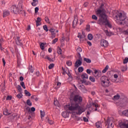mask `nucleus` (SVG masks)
<instances>
[{
    "mask_svg": "<svg viewBox=\"0 0 128 128\" xmlns=\"http://www.w3.org/2000/svg\"><path fill=\"white\" fill-rule=\"evenodd\" d=\"M70 100L71 104L66 106L69 110H70L73 114H76L80 116L82 112H86V109L84 106H80L82 98L78 95H75L72 98H70Z\"/></svg>",
    "mask_w": 128,
    "mask_h": 128,
    "instance_id": "nucleus-1",
    "label": "nucleus"
},
{
    "mask_svg": "<svg viewBox=\"0 0 128 128\" xmlns=\"http://www.w3.org/2000/svg\"><path fill=\"white\" fill-rule=\"evenodd\" d=\"M104 6V4H102L100 7L96 11L97 16H99L97 24L100 26H107L108 28H112V24L108 20V16L106 14Z\"/></svg>",
    "mask_w": 128,
    "mask_h": 128,
    "instance_id": "nucleus-2",
    "label": "nucleus"
},
{
    "mask_svg": "<svg viewBox=\"0 0 128 128\" xmlns=\"http://www.w3.org/2000/svg\"><path fill=\"white\" fill-rule=\"evenodd\" d=\"M100 82L102 86L104 88H106V86H110V80L106 76H102L100 78Z\"/></svg>",
    "mask_w": 128,
    "mask_h": 128,
    "instance_id": "nucleus-3",
    "label": "nucleus"
},
{
    "mask_svg": "<svg viewBox=\"0 0 128 128\" xmlns=\"http://www.w3.org/2000/svg\"><path fill=\"white\" fill-rule=\"evenodd\" d=\"M116 18L118 22H124L126 18V14L124 12H118L117 15H116Z\"/></svg>",
    "mask_w": 128,
    "mask_h": 128,
    "instance_id": "nucleus-4",
    "label": "nucleus"
},
{
    "mask_svg": "<svg viewBox=\"0 0 128 128\" xmlns=\"http://www.w3.org/2000/svg\"><path fill=\"white\" fill-rule=\"evenodd\" d=\"M114 124V119L112 118H108L106 122L107 128H113Z\"/></svg>",
    "mask_w": 128,
    "mask_h": 128,
    "instance_id": "nucleus-5",
    "label": "nucleus"
},
{
    "mask_svg": "<svg viewBox=\"0 0 128 128\" xmlns=\"http://www.w3.org/2000/svg\"><path fill=\"white\" fill-rule=\"evenodd\" d=\"M78 38H80V42H84V40H86V33L84 32H82V34L78 33Z\"/></svg>",
    "mask_w": 128,
    "mask_h": 128,
    "instance_id": "nucleus-6",
    "label": "nucleus"
},
{
    "mask_svg": "<svg viewBox=\"0 0 128 128\" xmlns=\"http://www.w3.org/2000/svg\"><path fill=\"white\" fill-rule=\"evenodd\" d=\"M78 54L80 56V60H76V62L74 64L75 68H78L82 64V62L80 60H82V57L80 56V54L78 53Z\"/></svg>",
    "mask_w": 128,
    "mask_h": 128,
    "instance_id": "nucleus-7",
    "label": "nucleus"
},
{
    "mask_svg": "<svg viewBox=\"0 0 128 128\" xmlns=\"http://www.w3.org/2000/svg\"><path fill=\"white\" fill-rule=\"evenodd\" d=\"M11 10L14 14H18L20 10V8L16 6V5H13L11 7Z\"/></svg>",
    "mask_w": 128,
    "mask_h": 128,
    "instance_id": "nucleus-8",
    "label": "nucleus"
},
{
    "mask_svg": "<svg viewBox=\"0 0 128 128\" xmlns=\"http://www.w3.org/2000/svg\"><path fill=\"white\" fill-rule=\"evenodd\" d=\"M119 126L120 128H128V120L124 121V122L120 124Z\"/></svg>",
    "mask_w": 128,
    "mask_h": 128,
    "instance_id": "nucleus-9",
    "label": "nucleus"
},
{
    "mask_svg": "<svg viewBox=\"0 0 128 128\" xmlns=\"http://www.w3.org/2000/svg\"><path fill=\"white\" fill-rule=\"evenodd\" d=\"M81 78H82V80H80L81 83L86 84V80H84V78H88V75L86 74H84L81 76Z\"/></svg>",
    "mask_w": 128,
    "mask_h": 128,
    "instance_id": "nucleus-10",
    "label": "nucleus"
},
{
    "mask_svg": "<svg viewBox=\"0 0 128 128\" xmlns=\"http://www.w3.org/2000/svg\"><path fill=\"white\" fill-rule=\"evenodd\" d=\"M78 16H74V20L72 22V26L74 28H75L76 26H78Z\"/></svg>",
    "mask_w": 128,
    "mask_h": 128,
    "instance_id": "nucleus-11",
    "label": "nucleus"
},
{
    "mask_svg": "<svg viewBox=\"0 0 128 128\" xmlns=\"http://www.w3.org/2000/svg\"><path fill=\"white\" fill-rule=\"evenodd\" d=\"M94 76L95 78H100L102 76V72L96 70H94Z\"/></svg>",
    "mask_w": 128,
    "mask_h": 128,
    "instance_id": "nucleus-12",
    "label": "nucleus"
},
{
    "mask_svg": "<svg viewBox=\"0 0 128 128\" xmlns=\"http://www.w3.org/2000/svg\"><path fill=\"white\" fill-rule=\"evenodd\" d=\"M100 46H104V48H106V46H108V42L104 40H102L100 42Z\"/></svg>",
    "mask_w": 128,
    "mask_h": 128,
    "instance_id": "nucleus-13",
    "label": "nucleus"
},
{
    "mask_svg": "<svg viewBox=\"0 0 128 128\" xmlns=\"http://www.w3.org/2000/svg\"><path fill=\"white\" fill-rule=\"evenodd\" d=\"M15 40L16 44L18 46H20V44H22V40H20V37L16 36Z\"/></svg>",
    "mask_w": 128,
    "mask_h": 128,
    "instance_id": "nucleus-14",
    "label": "nucleus"
},
{
    "mask_svg": "<svg viewBox=\"0 0 128 128\" xmlns=\"http://www.w3.org/2000/svg\"><path fill=\"white\" fill-rule=\"evenodd\" d=\"M8 16H10V11L8 10H5L3 11V13H2L3 18H6Z\"/></svg>",
    "mask_w": 128,
    "mask_h": 128,
    "instance_id": "nucleus-15",
    "label": "nucleus"
},
{
    "mask_svg": "<svg viewBox=\"0 0 128 128\" xmlns=\"http://www.w3.org/2000/svg\"><path fill=\"white\" fill-rule=\"evenodd\" d=\"M99 106L98 104H96V103H92V106L90 107L89 108H96L94 110L95 112H96L98 110V108Z\"/></svg>",
    "mask_w": 128,
    "mask_h": 128,
    "instance_id": "nucleus-16",
    "label": "nucleus"
},
{
    "mask_svg": "<svg viewBox=\"0 0 128 128\" xmlns=\"http://www.w3.org/2000/svg\"><path fill=\"white\" fill-rule=\"evenodd\" d=\"M79 88L81 90L82 92H84V94L86 92V89L84 88V85L79 86Z\"/></svg>",
    "mask_w": 128,
    "mask_h": 128,
    "instance_id": "nucleus-17",
    "label": "nucleus"
},
{
    "mask_svg": "<svg viewBox=\"0 0 128 128\" xmlns=\"http://www.w3.org/2000/svg\"><path fill=\"white\" fill-rule=\"evenodd\" d=\"M42 22V18H40L38 17L37 18L36 20V26H40V22Z\"/></svg>",
    "mask_w": 128,
    "mask_h": 128,
    "instance_id": "nucleus-18",
    "label": "nucleus"
},
{
    "mask_svg": "<svg viewBox=\"0 0 128 128\" xmlns=\"http://www.w3.org/2000/svg\"><path fill=\"white\" fill-rule=\"evenodd\" d=\"M62 116H63V118H68V112H64L62 113Z\"/></svg>",
    "mask_w": 128,
    "mask_h": 128,
    "instance_id": "nucleus-19",
    "label": "nucleus"
},
{
    "mask_svg": "<svg viewBox=\"0 0 128 128\" xmlns=\"http://www.w3.org/2000/svg\"><path fill=\"white\" fill-rule=\"evenodd\" d=\"M120 94H117L114 96L113 100H120Z\"/></svg>",
    "mask_w": 128,
    "mask_h": 128,
    "instance_id": "nucleus-20",
    "label": "nucleus"
},
{
    "mask_svg": "<svg viewBox=\"0 0 128 128\" xmlns=\"http://www.w3.org/2000/svg\"><path fill=\"white\" fill-rule=\"evenodd\" d=\"M122 114L128 118V110L122 111Z\"/></svg>",
    "mask_w": 128,
    "mask_h": 128,
    "instance_id": "nucleus-21",
    "label": "nucleus"
},
{
    "mask_svg": "<svg viewBox=\"0 0 128 128\" xmlns=\"http://www.w3.org/2000/svg\"><path fill=\"white\" fill-rule=\"evenodd\" d=\"M4 116H10V113L8 112V110L4 109Z\"/></svg>",
    "mask_w": 128,
    "mask_h": 128,
    "instance_id": "nucleus-22",
    "label": "nucleus"
},
{
    "mask_svg": "<svg viewBox=\"0 0 128 128\" xmlns=\"http://www.w3.org/2000/svg\"><path fill=\"white\" fill-rule=\"evenodd\" d=\"M96 126L97 128H102V122H96Z\"/></svg>",
    "mask_w": 128,
    "mask_h": 128,
    "instance_id": "nucleus-23",
    "label": "nucleus"
},
{
    "mask_svg": "<svg viewBox=\"0 0 128 128\" xmlns=\"http://www.w3.org/2000/svg\"><path fill=\"white\" fill-rule=\"evenodd\" d=\"M62 50L60 48L58 47L57 48V52H58V54H62Z\"/></svg>",
    "mask_w": 128,
    "mask_h": 128,
    "instance_id": "nucleus-24",
    "label": "nucleus"
},
{
    "mask_svg": "<svg viewBox=\"0 0 128 128\" xmlns=\"http://www.w3.org/2000/svg\"><path fill=\"white\" fill-rule=\"evenodd\" d=\"M84 62H87V64H90V62H92V60L88 58H84Z\"/></svg>",
    "mask_w": 128,
    "mask_h": 128,
    "instance_id": "nucleus-25",
    "label": "nucleus"
},
{
    "mask_svg": "<svg viewBox=\"0 0 128 128\" xmlns=\"http://www.w3.org/2000/svg\"><path fill=\"white\" fill-rule=\"evenodd\" d=\"M22 92H20V93L18 94H17L16 97L18 98H22Z\"/></svg>",
    "mask_w": 128,
    "mask_h": 128,
    "instance_id": "nucleus-26",
    "label": "nucleus"
},
{
    "mask_svg": "<svg viewBox=\"0 0 128 128\" xmlns=\"http://www.w3.org/2000/svg\"><path fill=\"white\" fill-rule=\"evenodd\" d=\"M108 70V66L106 65L105 68L102 70V72L103 74H106V70Z\"/></svg>",
    "mask_w": 128,
    "mask_h": 128,
    "instance_id": "nucleus-27",
    "label": "nucleus"
},
{
    "mask_svg": "<svg viewBox=\"0 0 128 128\" xmlns=\"http://www.w3.org/2000/svg\"><path fill=\"white\" fill-rule=\"evenodd\" d=\"M24 94L27 96H32L30 93L28 92V90H24Z\"/></svg>",
    "mask_w": 128,
    "mask_h": 128,
    "instance_id": "nucleus-28",
    "label": "nucleus"
},
{
    "mask_svg": "<svg viewBox=\"0 0 128 128\" xmlns=\"http://www.w3.org/2000/svg\"><path fill=\"white\" fill-rule=\"evenodd\" d=\"M93 36H92V34H88V40H92L93 38Z\"/></svg>",
    "mask_w": 128,
    "mask_h": 128,
    "instance_id": "nucleus-29",
    "label": "nucleus"
},
{
    "mask_svg": "<svg viewBox=\"0 0 128 128\" xmlns=\"http://www.w3.org/2000/svg\"><path fill=\"white\" fill-rule=\"evenodd\" d=\"M26 104L28 106H32V104L30 100L28 99L26 100Z\"/></svg>",
    "mask_w": 128,
    "mask_h": 128,
    "instance_id": "nucleus-30",
    "label": "nucleus"
},
{
    "mask_svg": "<svg viewBox=\"0 0 128 128\" xmlns=\"http://www.w3.org/2000/svg\"><path fill=\"white\" fill-rule=\"evenodd\" d=\"M89 80L92 82H96V79L94 78L92 76H90L89 77Z\"/></svg>",
    "mask_w": 128,
    "mask_h": 128,
    "instance_id": "nucleus-31",
    "label": "nucleus"
},
{
    "mask_svg": "<svg viewBox=\"0 0 128 128\" xmlns=\"http://www.w3.org/2000/svg\"><path fill=\"white\" fill-rule=\"evenodd\" d=\"M104 32L106 34V36H112V32H108V30H105Z\"/></svg>",
    "mask_w": 128,
    "mask_h": 128,
    "instance_id": "nucleus-32",
    "label": "nucleus"
},
{
    "mask_svg": "<svg viewBox=\"0 0 128 128\" xmlns=\"http://www.w3.org/2000/svg\"><path fill=\"white\" fill-rule=\"evenodd\" d=\"M17 88L19 92H22V86H20V85H18L17 86Z\"/></svg>",
    "mask_w": 128,
    "mask_h": 128,
    "instance_id": "nucleus-33",
    "label": "nucleus"
},
{
    "mask_svg": "<svg viewBox=\"0 0 128 128\" xmlns=\"http://www.w3.org/2000/svg\"><path fill=\"white\" fill-rule=\"evenodd\" d=\"M78 72H84V68L82 66L78 68Z\"/></svg>",
    "mask_w": 128,
    "mask_h": 128,
    "instance_id": "nucleus-34",
    "label": "nucleus"
},
{
    "mask_svg": "<svg viewBox=\"0 0 128 128\" xmlns=\"http://www.w3.org/2000/svg\"><path fill=\"white\" fill-rule=\"evenodd\" d=\"M43 28L44 30H45L46 32H48V26L46 25H44L43 26Z\"/></svg>",
    "mask_w": 128,
    "mask_h": 128,
    "instance_id": "nucleus-35",
    "label": "nucleus"
},
{
    "mask_svg": "<svg viewBox=\"0 0 128 128\" xmlns=\"http://www.w3.org/2000/svg\"><path fill=\"white\" fill-rule=\"evenodd\" d=\"M40 114L41 118H42L44 117V112L40 110Z\"/></svg>",
    "mask_w": 128,
    "mask_h": 128,
    "instance_id": "nucleus-36",
    "label": "nucleus"
},
{
    "mask_svg": "<svg viewBox=\"0 0 128 128\" xmlns=\"http://www.w3.org/2000/svg\"><path fill=\"white\" fill-rule=\"evenodd\" d=\"M58 40V38H56L55 39L53 40L52 41V44H54Z\"/></svg>",
    "mask_w": 128,
    "mask_h": 128,
    "instance_id": "nucleus-37",
    "label": "nucleus"
},
{
    "mask_svg": "<svg viewBox=\"0 0 128 128\" xmlns=\"http://www.w3.org/2000/svg\"><path fill=\"white\" fill-rule=\"evenodd\" d=\"M47 120H48V124H54V121H52V120H50L49 118H47Z\"/></svg>",
    "mask_w": 128,
    "mask_h": 128,
    "instance_id": "nucleus-38",
    "label": "nucleus"
},
{
    "mask_svg": "<svg viewBox=\"0 0 128 128\" xmlns=\"http://www.w3.org/2000/svg\"><path fill=\"white\" fill-rule=\"evenodd\" d=\"M54 104L56 106H58V101L57 100H54Z\"/></svg>",
    "mask_w": 128,
    "mask_h": 128,
    "instance_id": "nucleus-39",
    "label": "nucleus"
},
{
    "mask_svg": "<svg viewBox=\"0 0 128 128\" xmlns=\"http://www.w3.org/2000/svg\"><path fill=\"white\" fill-rule=\"evenodd\" d=\"M29 72H30L32 74L34 72V68H32V66H29Z\"/></svg>",
    "mask_w": 128,
    "mask_h": 128,
    "instance_id": "nucleus-40",
    "label": "nucleus"
},
{
    "mask_svg": "<svg viewBox=\"0 0 128 128\" xmlns=\"http://www.w3.org/2000/svg\"><path fill=\"white\" fill-rule=\"evenodd\" d=\"M54 66V64H50L48 67L49 70H52Z\"/></svg>",
    "mask_w": 128,
    "mask_h": 128,
    "instance_id": "nucleus-41",
    "label": "nucleus"
},
{
    "mask_svg": "<svg viewBox=\"0 0 128 128\" xmlns=\"http://www.w3.org/2000/svg\"><path fill=\"white\" fill-rule=\"evenodd\" d=\"M40 48L41 50H44V43H42L40 44Z\"/></svg>",
    "mask_w": 128,
    "mask_h": 128,
    "instance_id": "nucleus-42",
    "label": "nucleus"
},
{
    "mask_svg": "<svg viewBox=\"0 0 128 128\" xmlns=\"http://www.w3.org/2000/svg\"><path fill=\"white\" fill-rule=\"evenodd\" d=\"M40 56H42V58H45L46 54L44 53V52H42L40 53Z\"/></svg>",
    "mask_w": 128,
    "mask_h": 128,
    "instance_id": "nucleus-43",
    "label": "nucleus"
},
{
    "mask_svg": "<svg viewBox=\"0 0 128 128\" xmlns=\"http://www.w3.org/2000/svg\"><path fill=\"white\" fill-rule=\"evenodd\" d=\"M21 86H22V88H23L26 89V85H24V82H21L20 84Z\"/></svg>",
    "mask_w": 128,
    "mask_h": 128,
    "instance_id": "nucleus-44",
    "label": "nucleus"
},
{
    "mask_svg": "<svg viewBox=\"0 0 128 128\" xmlns=\"http://www.w3.org/2000/svg\"><path fill=\"white\" fill-rule=\"evenodd\" d=\"M92 20H98V16L96 15H92Z\"/></svg>",
    "mask_w": 128,
    "mask_h": 128,
    "instance_id": "nucleus-45",
    "label": "nucleus"
},
{
    "mask_svg": "<svg viewBox=\"0 0 128 128\" xmlns=\"http://www.w3.org/2000/svg\"><path fill=\"white\" fill-rule=\"evenodd\" d=\"M76 50L78 53L82 52V50L80 48V47H78Z\"/></svg>",
    "mask_w": 128,
    "mask_h": 128,
    "instance_id": "nucleus-46",
    "label": "nucleus"
},
{
    "mask_svg": "<svg viewBox=\"0 0 128 128\" xmlns=\"http://www.w3.org/2000/svg\"><path fill=\"white\" fill-rule=\"evenodd\" d=\"M49 32H52V34H54V32H56V30L53 28H51L49 30Z\"/></svg>",
    "mask_w": 128,
    "mask_h": 128,
    "instance_id": "nucleus-47",
    "label": "nucleus"
},
{
    "mask_svg": "<svg viewBox=\"0 0 128 128\" xmlns=\"http://www.w3.org/2000/svg\"><path fill=\"white\" fill-rule=\"evenodd\" d=\"M45 58L46 60H49L50 62H52V60L50 58L48 57V56H45V58Z\"/></svg>",
    "mask_w": 128,
    "mask_h": 128,
    "instance_id": "nucleus-48",
    "label": "nucleus"
},
{
    "mask_svg": "<svg viewBox=\"0 0 128 128\" xmlns=\"http://www.w3.org/2000/svg\"><path fill=\"white\" fill-rule=\"evenodd\" d=\"M90 25H87L86 26V30H87V32H90Z\"/></svg>",
    "mask_w": 128,
    "mask_h": 128,
    "instance_id": "nucleus-49",
    "label": "nucleus"
},
{
    "mask_svg": "<svg viewBox=\"0 0 128 128\" xmlns=\"http://www.w3.org/2000/svg\"><path fill=\"white\" fill-rule=\"evenodd\" d=\"M128 58H126L123 61V63L124 64H128Z\"/></svg>",
    "mask_w": 128,
    "mask_h": 128,
    "instance_id": "nucleus-50",
    "label": "nucleus"
},
{
    "mask_svg": "<svg viewBox=\"0 0 128 128\" xmlns=\"http://www.w3.org/2000/svg\"><path fill=\"white\" fill-rule=\"evenodd\" d=\"M66 64H68V66H72V62L67 61L66 62Z\"/></svg>",
    "mask_w": 128,
    "mask_h": 128,
    "instance_id": "nucleus-51",
    "label": "nucleus"
},
{
    "mask_svg": "<svg viewBox=\"0 0 128 128\" xmlns=\"http://www.w3.org/2000/svg\"><path fill=\"white\" fill-rule=\"evenodd\" d=\"M61 85H62V83L60 82H58L56 88H60V86Z\"/></svg>",
    "mask_w": 128,
    "mask_h": 128,
    "instance_id": "nucleus-52",
    "label": "nucleus"
},
{
    "mask_svg": "<svg viewBox=\"0 0 128 128\" xmlns=\"http://www.w3.org/2000/svg\"><path fill=\"white\" fill-rule=\"evenodd\" d=\"M83 120L84 122H88V118H86V117H84L83 118Z\"/></svg>",
    "mask_w": 128,
    "mask_h": 128,
    "instance_id": "nucleus-53",
    "label": "nucleus"
},
{
    "mask_svg": "<svg viewBox=\"0 0 128 128\" xmlns=\"http://www.w3.org/2000/svg\"><path fill=\"white\" fill-rule=\"evenodd\" d=\"M92 72V70H90V69L86 70V72H87V74H91Z\"/></svg>",
    "mask_w": 128,
    "mask_h": 128,
    "instance_id": "nucleus-54",
    "label": "nucleus"
},
{
    "mask_svg": "<svg viewBox=\"0 0 128 128\" xmlns=\"http://www.w3.org/2000/svg\"><path fill=\"white\" fill-rule=\"evenodd\" d=\"M45 20L46 22H48V24H50V20H48V17H46Z\"/></svg>",
    "mask_w": 128,
    "mask_h": 128,
    "instance_id": "nucleus-55",
    "label": "nucleus"
},
{
    "mask_svg": "<svg viewBox=\"0 0 128 128\" xmlns=\"http://www.w3.org/2000/svg\"><path fill=\"white\" fill-rule=\"evenodd\" d=\"M51 34H52V36H51L52 38H56V33H52Z\"/></svg>",
    "mask_w": 128,
    "mask_h": 128,
    "instance_id": "nucleus-56",
    "label": "nucleus"
},
{
    "mask_svg": "<svg viewBox=\"0 0 128 128\" xmlns=\"http://www.w3.org/2000/svg\"><path fill=\"white\" fill-rule=\"evenodd\" d=\"M124 22L126 24H128V18L127 19L126 18L125 19V20L124 21Z\"/></svg>",
    "mask_w": 128,
    "mask_h": 128,
    "instance_id": "nucleus-57",
    "label": "nucleus"
},
{
    "mask_svg": "<svg viewBox=\"0 0 128 128\" xmlns=\"http://www.w3.org/2000/svg\"><path fill=\"white\" fill-rule=\"evenodd\" d=\"M126 66H123L122 68V72H126Z\"/></svg>",
    "mask_w": 128,
    "mask_h": 128,
    "instance_id": "nucleus-58",
    "label": "nucleus"
},
{
    "mask_svg": "<svg viewBox=\"0 0 128 128\" xmlns=\"http://www.w3.org/2000/svg\"><path fill=\"white\" fill-rule=\"evenodd\" d=\"M6 100H12V96H8L6 98Z\"/></svg>",
    "mask_w": 128,
    "mask_h": 128,
    "instance_id": "nucleus-59",
    "label": "nucleus"
},
{
    "mask_svg": "<svg viewBox=\"0 0 128 128\" xmlns=\"http://www.w3.org/2000/svg\"><path fill=\"white\" fill-rule=\"evenodd\" d=\"M34 12H35V14H36L38 12V8L36 7L34 8Z\"/></svg>",
    "mask_w": 128,
    "mask_h": 128,
    "instance_id": "nucleus-60",
    "label": "nucleus"
},
{
    "mask_svg": "<svg viewBox=\"0 0 128 128\" xmlns=\"http://www.w3.org/2000/svg\"><path fill=\"white\" fill-rule=\"evenodd\" d=\"M2 61L4 64V66H6V60H4V58H2Z\"/></svg>",
    "mask_w": 128,
    "mask_h": 128,
    "instance_id": "nucleus-61",
    "label": "nucleus"
},
{
    "mask_svg": "<svg viewBox=\"0 0 128 128\" xmlns=\"http://www.w3.org/2000/svg\"><path fill=\"white\" fill-rule=\"evenodd\" d=\"M36 74L37 76H40V72L38 71H37L36 72Z\"/></svg>",
    "mask_w": 128,
    "mask_h": 128,
    "instance_id": "nucleus-62",
    "label": "nucleus"
},
{
    "mask_svg": "<svg viewBox=\"0 0 128 128\" xmlns=\"http://www.w3.org/2000/svg\"><path fill=\"white\" fill-rule=\"evenodd\" d=\"M31 111L32 112H36V108H34V107L31 108Z\"/></svg>",
    "mask_w": 128,
    "mask_h": 128,
    "instance_id": "nucleus-63",
    "label": "nucleus"
},
{
    "mask_svg": "<svg viewBox=\"0 0 128 128\" xmlns=\"http://www.w3.org/2000/svg\"><path fill=\"white\" fill-rule=\"evenodd\" d=\"M80 24H82V22H84V21L82 19H80Z\"/></svg>",
    "mask_w": 128,
    "mask_h": 128,
    "instance_id": "nucleus-64",
    "label": "nucleus"
}]
</instances>
